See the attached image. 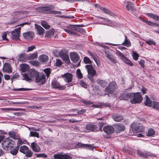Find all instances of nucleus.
Instances as JSON below:
<instances>
[{
	"mask_svg": "<svg viewBox=\"0 0 159 159\" xmlns=\"http://www.w3.org/2000/svg\"><path fill=\"white\" fill-rule=\"evenodd\" d=\"M36 48V47L35 46L33 45L30 47H28L27 50L26 51V52H30L32 51L34 49Z\"/></svg>",
	"mask_w": 159,
	"mask_h": 159,
	"instance_id": "53",
	"label": "nucleus"
},
{
	"mask_svg": "<svg viewBox=\"0 0 159 159\" xmlns=\"http://www.w3.org/2000/svg\"><path fill=\"white\" fill-rule=\"evenodd\" d=\"M70 57L71 60L74 63L77 62L79 60L80 57L76 52H71L70 54Z\"/></svg>",
	"mask_w": 159,
	"mask_h": 159,
	"instance_id": "12",
	"label": "nucleus"
},
{
	"mask_svg": "<svg viewBox=\"0 0 159 159\" xmlns=\"http://www.w3.org/2000/svg\"><path fill=\"white\" fill-rule=\"evenodd\" d=\"M37 53L36 52H34L32 54H30L27 56V59L29 60L34 59L37 58Z\"/></svg>",
	"mask_w": 159,
	"mask_h": 159,
	"instance_id": "33",
	"label": "nucleus"
},
{
	"mask_svg": "<svg viewBox=\"0 0 159 159\" xmlns=\"http://www.w3.org/2000/svg\"><path fill=\"white\" fill-rule=\"evenodd\" d=\"M36 82L39 83L41 84H44L45 81V75H38L35 79Z\"/></svg>",
	"mask_w": 159,
	"mask_h": 159,
	"instance_id": "13",
	"label": "nucleus"
},
{
	"mask_svg": "<svg viewBox=\"0 0 159 159\" xmlns=\"http://www.w3.org/2000/svg\"><path fill=\"white\" fill-rule=\"evenodd\" d=\"M142 101V100H130V102L132 104H136L140 103Z\"/></svg>",
	"mask_w": 159,
	"mask_h": 159,
	"instance_id": "57",
	"label": "nucleus"
},
{
	"mask_svg": "<svg viewBox=\"0 0 159 159\" xmlns=\"http://www.w3.org/2000/svg\"><path fill=\"white\" fill-rule=\"evenodd\" d=\"M37 157H42L46 158L47 157V156L45 153L38 154H36Z\"/></svg>",
	"mask_w": 159,
	"mask_h": 159,
	"instance_id": "61",
	"label": "nucleus"
},
{
	"mask_svg": "<svg viewBox=\"0 0 159 159\" xmlns=\"http://www.w3.org/2000/svg\"><path fill=\"white\" fill-rule=\"evenodd\" d=\"M147 15L152 18L159 21V16L156 15L152 13H148L147 14Z\"/></svg>",
	"mask_w": 159,
	"mask_h": 159,
	"instance_id": "31",
	"label": "nucleus"
},
{
	"mask_svg": "<svg viewBox=\"0 0 159 159\" xmlns=\"http://www.w3.org/2000/svg\"><path fill=\"white\" fill-rule=\"evenodd\" d=\"M144 102L145 105L146 106L152 107L154 101H152V100H146Z\"/></svg>",
	"mask_w": 159,
	"mask_h": 159,
	"instance_id": "40",
	"label": "nucleus"
},
{
	"mask_svg": "<svg viewBox=\"0 0 159 159\" xmlns=\"http://www.w3.org/2000/svg\"><path fill=\"white\" fill-rule=\"evenodd\" d=\"M44 71L46 74L48 78L51 73L50 69L48 68L45 69L44 70Z\"/></svg>",
	"mask_w": 159,
	"mask_h": 159,
	"instance_id": "52",
	"label": "nucleus"
},
{
	"mask_svg": "<svg viewBox=\"0 0 159 159\" xmlns=\"http://www.w3.org/2000/svg\"><path fill=\"white\" fill-rule=\"evenodd\" d=\"M20 27L16 29L14 31H11V33L12 36V38L14 40H18L19 39Z\"/></svg>",
	"mask_w": 159,
	"mask_h": 159,
	"instance_id": "9",
	"label": "nucleus"
},
{
	"mask_svg": "<svg viewBox=\"0 0 159 159\" xmlns=\"http://www.w3.org/2000/svg\"><path fill=\"white\" fill-rule=\"evenodd\" d=\"M10 102V104H27L28 103V102H11V101H8V102Z\"/></svg>",
	"mask_w": 159,
	"mask_h": 159,
	"instance_id": "58",
	"label": "nucleus"
},
{
	"mask_svg": "<svg viewBox=\"0 0 159 159\" xmlns=\"http://www.w3.org/2000/svg\"><path fill=\"white\" fill-rule=\"evenodd\" d=\"M115 52L116 55L119 57L121 60H122L125 57L121 52L118 50H116Z\"/></svg>",
	"mask_w": 159,
	"mask_h": 159,
	"instance_id": "46",
	"label": "nucleus"
},
{
	"mask_svg": "<svg viewBox=\"0 0 159 159\" xmlns=\"http://www.w3.org/2000/svg\"><path fill=\"white\" fill-rule=\"evenodd\" d=\"M7 33L4 32L2 36V38L3 40L6 41H8V39L7 38Z\"/></svg>",
	"mask_w": 159,
	"mask_h": 159,
	"instance_id": "60",
	"label": "nucleus"
},
{
	"mask_svg": "<svg viewBox=\"0 0 159 159\" xmlns=\"http://www.w3.org/2000/svg\"><path fill=\"white\" fill-rule=\"evenodd\" d=\"M30 89L27 88H21L19 89H14L13 90L15 91H25L30 90Z\"/></svg>",
	"mask_w": 159,
	"mask_h": 159,
	"instance_id": "55",
	"label": "nucleus"
},
{
	"mask_svg": "<svg viewBox=\"0 0 159 159\" xmlns=\"http://www.w3.org/2000/svg\"><path fill=\"white\" fill-rule=\"evenodd\" d=\"M116 84L115 82L113 81L111 82L106 88L105 94L109 95L114 91L116 88Z\"/></svg>",
	"mask_w": 159,
	"mask_h": 159,
	"instance_id": "7",
	"label": "nucleus"
},
{
	"mask_svg": "<svg viewBox=\"0 0 159 159\" xmlns=\"http://www.w3.org/2000/svg\"><path fill=\"white\" fill-rule=\"evenodd\" d=\"M101 10L103 11L104 13L109 14L111 16H114V13L113 12L110 11L108 9L106 8L102 7V8Z\"/></svg>",
	"mask_w": 159,
	"mask_h": 159,
	"instance_id": "34",
	"label": "nucleus"
},
{
	"mask_svg": "<svg viewBox=\"0 0 159 159\" xmlns=\"http://www.w3.org/2000/svg\"><path fill=\"white\" fill-rule=\"evenodd\" d=\"M56 66H60L62 64V62L60 59H57L56 60L55 63Z\"/></svg>",
	"mask_w": 159,
	"mask_h": 159,
	"instance_id": "59",
	"label": "nucleus"
},
{
	"mask_svg": "<svg viewBox=\"0 0 159 159\" xmlns=\"http://www.w3.org/2000/svg\"><path fill=\"white\" fill-rule=\"evenodd\" d=\"M78 145L81 148L85 147H91L92 146L91 145H89L88 144H84L81 143H79L78 144Z\"/></svg>",
	"mask_w": 159,
	"mask_h": 159,
	"instance_id": "49",
	"label": "nucleus"
},
{
	"mask_svg": "<svg viewBox=\"0 0 159 159\" xmlns=\"http://www.w3.org/2000/svg\"><path fill=\"white\" fill-rule=\"evenodd\" d=\"M137 154L140 156V157H147V154L146 152H144L142 151L138 150Z\"/></svg>",
	"mask_w": 159,
	"mask_h": 159,
	"instance_id": "39",
	"label": "nucleus"
},
{
	"mask_svg": "<svg viewBox=\"0 0 159 159\" xmlns=\"http://www.w3.org/2000/svg\"><path fill=\"white\" fill-rule=\"evenodd\" d=\"M77 111V113L79 114H82L86 112V110L85 109H82L80 111H78V109H75L71 110L70 111Z\"/></svg>",
	"mask_w": 159,
	"mask_h": 159,
	"instance_id": "43",
	"label": "nucleus"
},
{
	"mask_svg": "<svg viewBox=\"0 0 159 159\" xmlns=\"http://www.w3.org/2000/svg\"><path fill=\"white\" fill-rule=\"evenodd\" d=\"M127 5L126 6V7L128 10H130L131 11H134L135 10L133 5L130 2H127Z\"/></svg>",
	"mask_w": 159,
	"mask_h": 159,
	"instance_id": "32",
	"label": "nucleus"
},
{
	"mask_svg": "<svg viewBox=\"0 0 159 159\" xmlns=\"http://www.w3.org/2000/svg\"><path fill=\"white\" fill-rule=\"evenodd\" d=\"M55 8L53 6H50L48 7H39L37 8V10L38 11L42 13L46 14H61V12L60 11L52 10Z\"/></svg>",
	"mask_w": 159,
	"mask_h": 159,
	"instance_id": "2",
	"label": "nucleus"
},
{
	"mask_svg": "<svg viewBox=\"0 0 159 159\" xmlns=\"http://www.w3.org/2000/svg\"><path fill=\"white\" fill-rule=\"evenodd\" d=\"M132 56L133 59L135 61H137L138 60L139 56L137 52L133 51L132 52Z\"/></svg>",
	"mask_w": 159,
	"mask_h": 159,
	"instance_id": "41",
	"label": "nucleus"
},
{
	"mask_svg": "<svg viewBox=\"0 0 159 159\" xmlns=\"http://www.w3.org/2000/svg\"><path fill=\"white\" fill-rule=\"evenodd\" d=\"M41 24L42 26L46 29H49L50 26L45 21H42L41 22Z\"/></svg>",
	"mask_w": 159,
	"mask_h": 159,
	"instance_id": "42",
	"label": "nucleus"
},
{
	"mask_svg": "<svg viewBox=\"0 0 159 159\" xmlns=\"http://www.w3.org/2000/svg\"><path fill=\"white\" fill-rule=\"evenodd\" d=\"M82 102L85 105H90L93 104V102L88 100H82Z\"/></svg>",
	"mask_w": 159,
	"mask_h": 159,
	"instance_id": "47",
	"label": "nucleus"
},
{
	"mask_svg": "<svg viewBox=\"0 0 159 159\" xmlns=\"http://www.w3.org/2000/svg\"><path fill=\"white\" fill-rule=\"evenodd\" d=\"M15 143L9 137H7L4 139L2 142L1 144L3 149L6 150H8L12 148Z\"/></svg>",
	"mask_w": 159,
	"mask_h": 159,
	"instance_id": "3",
	"label": "nucleus"
},
{
	"mask_svg": "<svg viewBox=\"0 0 159 159\" xmlns=\"http://www.w3.org/2000/svg\"><path fill=\"white\" fill-rule=\"evenodd\" d=\"M34 35V33L32 32H29L24 33L23 36L24 38L27 40L32 39Z\"/></svg>",
	"mask_w": 159,
	"mask_h": 159,
	"instance_id": "20",
	"label": "nucleus"
},
{
	"mask_svg": "<svg viewBox=\"0 0 159 159\" xmlns=\"http://www.w3.org/2000/svg\"><path fill=\"white\" fill-rule=\"evenodd\" d=\"M155 134V131L152 129H149L148 133L147 135L148 136H152L153 135Z\"/></svg>",
	"mask_w": 159,
	"mask_h": 159,
	"instance_id": "45",
	"label": "nucleus"
},
{
	"mask_svg": "<svg viewBox=\"0 0 159 159\" xmlns=\"http://www.w3.org/2000/svg\"><path fill=\"white\" fill-rule=\"evenodd\" d=\"M146 43L149 45H155L156 44L155 42L151 39H149L146 41Z\"/></svg>",
	"mask_w": 159,
	"mask_h": 159,
	"instance_id": "56",
	"label": "nucleus"
},
{
	"mask_svg": "<svg viewBox=\"0 0 159 159\" xmlns=\"http://www.w3.org/2000/svg\"><path fill=\"white\" fill-rule=\"evenodd\" d=\"M97 127L94 125L88 124L86 125L85 128L86 129L94 132L97 130Z\"/></svg>",
	"mask_w": 159,
	"mask_h": 159,
	"instance_id": "24",
	"label": "nucleus"
},
{
	"mask_svg": "<svg viewBox=\"0 0 159 159\" xmlns=\"http://www.w3.org/2000/svg\"><path fill=\"white\" fill-rule=\"evenodd\" d=\"M35 26L38 34L40 35H43L45 32V30L41 26L37 25L35 24Z\"/></svg>",
	"mask_w": 159,
	"mask_h": 159,
	"instance_id": "26",
	"label": "nucleus"
},
{
	"mask_svg": "<svg viewBox=\"0 0 159 159\" xmlns=\"http://www.w3.org/2000/svg\"><path fill=\"white\" fill-rule=\"evenodd\" d=\"M103 130L105 132L108 134H112L114 131V129L111 126H107L103 128Z\"/></svg>",
	"mask_w": 159,
	"mask_h": 159,
	"instance_id": "18",
	"label": "nucleus"
},
{
	"mask_svg": "<svg viewBox=\"0 0 159 159\" xmlns=\"http://www.w3.org/2000/svg\"><path fill=\"white\" fill-rule=\"evenodd\" d=\"M152 107L154 108L159 110V102H154Z\"/></svg>",
	"mask_w": 159,
	"mask_h": 159,
	"instance_id": "50",
	"label": "nucleus"
},
{
	"mask_svg": "<svg viewBox=\"0 0 159 159\" xmlns=\"http://www.w3.org/2000/svg\"><path fill=\"white\" fill-rule=\"evenodd\" d=\"M19 151L20 152L25 154V156L27 157H30L33 155V152L29 150V148L25 145L20 147Z\"/></svg>",
	"mask_w": 159,
	"mask_h": 159,
	"instance_id": "6",
	"label": "nucleus"
},
{
	"mask_svg": "<svg viewBox=\"0 0 159 159\" xmlns=\"http://www.w3.org/2000/svg\"><path fill=\"white\" fill-rule=\"evenodd\" d=\"M9 136L11 138L15 139H19V136L13 131H10L8 133Z\"/></svg>",
	"mask_w": 159,
	"mask_h": 159,
	"instance_id": "30",
	"label": "nucleus"
},
{
	"mask_svg": "<svg viewBox=\"0 0 159 159\" xmlns=\"http://www.w3.org/2000/svg\"><path fill=\"white\" fill-rule=\"evenodd\" d=\"M98 83L103 87H104L107 84V83L106 81L101 80H98Z\"/></svg>",
	"mask_w": 159,
	"mask_h": 159,
	"instance_id": "37",
	"label": "nucleus"
},
{
	"mask_svg": "<svg viewBox=\"0 0 159 159\" xmlns=\"http://www.w3.org/2000/svg\"><path fill=\"white\" fill-rule=\"evenodd\" d=\"M128 97L130 99H141L142 98V95L139 92L130 93L128 94Z\"/></svg>",
	"mask_w": 159,
	"mask_h": 159,
	"instance_id": "10",
	"label": "nucleus"
},
{
	"mask_svg": "<svg viewBox=\"0 0 159 159\" xmlns=\"http://www.w3.org/2000/svg\"><path fill=\"white\" fill-rule=\"evenodd\" d=\"M125 40L124 42L122 43L123 45L127 47H129L131 45V43L127 39L126 36H125Z\"/></svg>",
	"mask_w": 159,
	"mask_h": 159,
	"instance_id": "38",
	"label": "nucleus"
},
{
	"mask_svg": "<svg viewBox=\"0 0 159 159\" xmlns=\"http://www.w3.org/2000/svg\"><path fill=\"white\" fill-rule=\"evenodd\" d=\"M19 78V74L17 73H16L14 75H13L11 78V80L12 81V82L15 79L18 78Z\"/></svg>",
	"mask_w": 159,
	"mask_h": 159,
	"instance_id": "51",
	"label": "nucleus"
},
{
	"mask_svg": "<svg viewBox=\"0 0 159 159\" xmlns=\"http://www.w3.org/2000/svg\"><path fill=\"white\" fill-rule=\"evenodd\" d=\"M27 59V56L25 53H21L20 54L18 58V60L20 61L25 62L26 61Z\"/></svg>",
	"mask_w": 159,
	"mask_h": 159,
	"instance_id": "29",
	"label": "nucleus"
},
{
	"mask_svg": "<svg viewBox=\"0 0 159 159\" xmlns=\"http://www.w3.org/2000/svg\"><path fill=\"white\" fill-rule=\"evenodd\" d=\"M30 137H36L37 138L39 137V135L38 133L32 131H30Z\"/></svg>",
	"mask_w": 159,
	"mask_h": 159,
	"instance_id": "44",
	"label": "nucleus"
},
{
	"mask_svg": "<svg viewBox=\"0 0 159 159\" xmlns=\"http://www.w3.org/2000/svg\"><path fill=\"white\" fill-rule=\"evenodd\" d=\"M145 61L143 60H140L139 61V64L141 65V67L143 68L145 66Z\"/></svg>",
	"mask_w": 159,
	"mask_h": 159,
	"instance_id": "63",
	"label": "nucleus"
},
{
	"mask_svg": "<svg viewBox=\"0 0 159 159\" xmlns=\"http://www.w3.org/2000/svg\"><path fill=\"white\" fill-rule=\"evenodd\" d=\"M39 73L34 70L31 69L28 72L22 74L23 80L28 82H31L35 79L38 76Z\"/></svg>",
	"mask_w": 159,
	"mask_h": 159,
	"instance_id": "1",
	"label": "nucleus"
},
{
	"mask_svg": "<svg viewBox=\"0 0 159 159\" xmlns=\"http://www.w3.org/2000/svg\"><path fill=\"white\" fill-rule=\"evenodd\" d=\"M85 68L87 71L88 78L92 82H93V77L96 75V71L93 69L92 65H86Z\"/></svg>",
	"mask_w": 159,
	"mask_h": 159,
	"instance_id": "4",
	"label": "nucleus"
},
{
	"mask_svg": "<svg viewBox=\"0 0 159 159\" xmlns=\"http://www.w3.org/2000/svg\"><path fill=\"white\" fill-rule=\"evenodd\" d=\"M55 159H70V157L67 155L55 154L53 156Z\"/></svg>",
	"mask_w": 159,
	"mask_h": 159,
	"instance_id": "17",
	"label": "nucleus"
},
{
	"mask_svg": "<svg viewBox=\"0 0 159 159\" xmlns=\"http://www.w3.org/2000/svg\"><path fill=\"white\" fill-rule=\"evenodd\" d=\"M77 75L78 78L81 79L82 78L83 75L80 70L77 69Z\"/></svg>",
	"mask_w": 159,
	"mask_h": 159,
	"instance_id": "54",
	"label": "nucleus"
},
{
	"mask_svg": "<svg viewBox=\"0 0 159 159\" xmlns=\"http://www.w3.org/2000/svg\"><path fill=\"white\" fill-rule=\"evenodd\" d=\"M31 147L33 151L35 152H39L40 150L39 146L34 142H33L31 144Z\"/></svg>",
	"mask_w": 159,
	"mask_h": 159,
	"instance_id": "25",
	"label": "nucleus"
},
{
	"mask_svg": "<svg viewBox=\"0 0 159 159\" xmlns=\"http://www.w3.org/2000/svg\"><path fill=\"white\" fill-rule=\"evenodd\" d=\"M64 30L66 32L69 34H75V32L74 31L76 30L77 29L72 25H69Z\"/></svg>",
	"mask_w": 159,
	"mask_h": 159,
	"instance_id": "11",
	"label": "nucleus"
},
{
	"mask_svg": "<svg viewBox=\"0 0 159 159\" xmlns=\"http://www.w3.org/2000/svg\"><path fill=\"white\" fill-rule=\"evenodd\" d=\"M107 57L113 63L115 64L117 62V61L116 58L115 57L110 53L107 52L105 53Z\"/></svg>",
	"mask_w": 159,
	"mask_h": 159,
	"instance_id": "21",
	"label": "nucleus"
},
{
	"mask_svg": "<svg viewBox=\"0 0 159 159\" xmlns=\"http://www.w3.org/2000/svg\"><path fill=\"white\" fill-rule=\"evenodd\" d=\"M88 53L89 55L93 58L97 65L99 63L98 58L95 54L92 53L90 51H88Z\"/></svg>",
	"mask_w": 159,
	"mask_h": 159,
	"instance_id": "27",
	"label": "nucleus"
},
{
	"mask_svg": "<svg viewBox=\"0 0 159 159\" xmlns=\"http://www.w3.org/2000/svg\"><path fill=\"white\" fill-rule=\"evenodd\" d=\"M19 149V147H18L16 146L15 148L11 150L10 152L12 155H16L18 152Z\"/></svg>",
	"mask_w": 159,
	"mask_h": 159,
	"instance_id": "35",
	"label": "nucleus"
},
{
	"mask_svg": "<svg viewBox=\"0 0 159 159\" xmlns=\"http://www.w3.org/2000/svg\"><path fill=\"white\" fill-rule=\"evenodd\" d=\"M30 63L31 64L35 66H37L38 65V63L37 61H30Z\"/></svg>",
	"mask_w": 159,
	"mask_h": 159,
	"instance_id": "64",
	"label": "nucleus"
},
{
	"mask_svg": "<svg viewBox=\"0 0 159 159\" xmlns=\"http://www.w3.org/2000/svg\"><path fill=\"white\" fill-rule=\"evenodd\" d=\"M115 128L117 133H120L121 131H124L125 129V127L121 123L117 124L115 125Z\"/></svg>",
	"mask_w": 159,
	"mask_h": 159,
	"instance_id": "19",
	"label": "nucleus"
},
{
	"mask_svg": "<svg viewBox=\"0 0 159 159\" xmlns=\"http://www.w3.org/2000/svg\"><path fill=\"white\" fill-rule=\"evenodd\" d=\"M3 71L8 73H11L12 72V68L9 63H5L3 67Z\"/></svg>",
	"mask_w": 159,
	"mask_h": 159,
	"instance_id": "14",
	"label": "nucleus"
},
{
	"mask_svg": "<svg viewBox=\"0 0 159 159\" xmlns=\"http://www.w3.org/2000/svg\"><path fill=\"white\" fill-rule=\"evenodd\" d=\"M84 61L85 64H91L92 61L87 57H84Z\"/></svg>",
	"mask_w": 159,
	"mask_h": 159,
	"instance_id": "48",
	"label": "nucleus"
},
{
	"mask_svg": "<svg viewBox=\"0 0 159 159\" xmlns=\"http://www.w3.org/2000/svg\"><path fill=\"white\" fill-rule=\"evenodd\" d=\"M59 57L65 62L68 64L70 62V60L68 54L64 50H61L59 52Z\"/></svg>",
	"mask_w": 159,
	"mask_h": 159,
	"instance_id": "8",
	"label": "nucleus"
},
{
	"mask_svg": "<svg viewBox=\"0 0 159 159\" xmlns=\"http://www.w3.org/2000/svg\"><path fill=\"white\" fill-rule=\"evenodd\" d=\"M80 84L82 86L85 88H86L87 86V84L83 80H80Z\"/></svg>",
	"mask_w": 159,
	"mask_h": 159,
	"instance_id": "62",
	"label": "nucleus"
},
{
	"mask_svg": "<svg viewBox=\"0 0 159 159\" xmlns=\"http://www.w3.org/2000/svg\"><path fill=\"white\" fill-rule=\"evenodd\" d=\"M113 120L117 122H120L123 119V116L117 114H113L112 116Z\"/></svg>",
	"mask_w": 159,
	"mask_h": 159,
	"instance_id": "22",
	"label": "nucleus"
},
{
	"mask_svg": "<svg viewBox=\"0 0 159 159\" xmlns=\"http://www.w3.org/2000/svg\"><path fill=\"white\" fill-rule=\"evenodd\" d=\"M39 61L42 62H47L48 60V57L46 55L43 54L39 57Z\"/></svg>",
	"mask_w": 159,
	"mask_h": 159,
	"instance_id": "28",
	"label": "nucleus"
},
{
	"mask_svg": "<svg viewBox=\"0 0 159 159\" xmlns=\"http://www.w3.org/2000/svg\"><path fill=\"white\" fill-rule=\"evenodd\" d=\"M122 61L124 62L126 64L130 66H132L133 65V63L128 59L125 56L122 59Z\"/></svg>",
	"mask_w": 159,
	"mask_h": 159,
	"instance_id": "36",
	"label": "nucleus"
},
{
	"mask_svg": "<svg viewBox=\"0 0 159 159\" xmlns=\"http://www.w3.org/2000/svg\"><path fill=\"white\" fill-rule=\"evenodd\" d=\"M52 86L53 88L59 89H65V87L61 86L59 83L57 81L54 80L52 82Z\"/></svg>",
	"mask_w": 159,
	"mask_h": 159,
	"instance_id": "16",
	"label": "nucleus"
},
{
	"mask_svg": "<svg viewBox=\"0 0 159 159\" xmlns=\"http://www.w3.org/2000/svg\"><path fill=\"white\" fill-rule=\"evenodd\" d=\"M20 70L22 72H28L30 70V67L28 65L25 64H23L20 66Z\"/></svg>",
	"mask_w": 159,
	"mask_h": 159,
	"instance_id": "23",
	"label": "nucleus"
},
{
	"mask_svg": "<svg viewBox=\"0 0 159 159\" xmlns=\"http://www.w3.org/2000/svg\"><path fill=\"white\" fill-rule=\"evenodd\" d=\"M131 127L133 131L135 132H142L144 130L142 124H139L137 122L132 123Z\"/></svg>",
	"mask_w": 159,
	"mask_h": 159,
	"instance_id": "5",
	"label": "nucleus"
},
{
	"mask_svg": "<svg viewBox=\"0 0 159 159\" xmlns=\"http://www.w3.org/2000/svg\"><path fill=\"white\" fill-rule=\"evenodd\" d=\"M61 76L66 82L69 83L72 80L73 76L71 74L66 73L63 75H61Z\"/></svg>",
	"mask_w": 159,
	"mask_h": 159,
	"instance_id": "15",
	"label": "nucleus"
}]
</instances>
